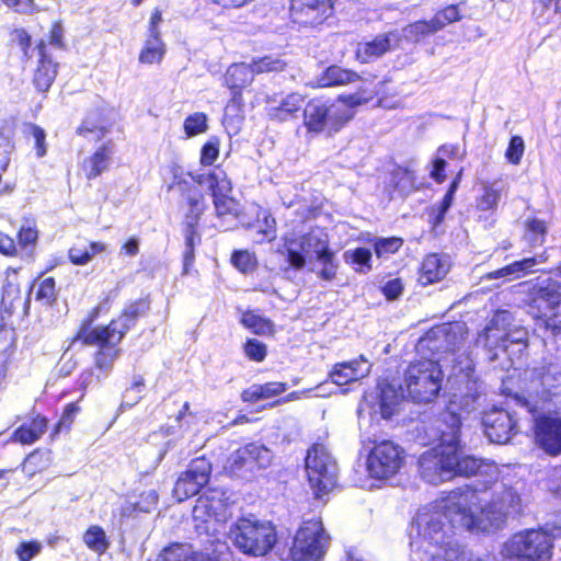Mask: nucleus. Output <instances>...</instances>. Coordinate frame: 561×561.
I'll use <instances>...</instances> for the list:
<instances>
[{
	"label": "nucleus",
	"instance_id": "1",
	"mask_svg": "<svg viewBox=\"0 0 561 561\" xmlns=\"http://www.w3.org/2000/svg\"><path fill=\"white\" fill-rule=\"evenodd\" d=\"M511 486L496 484L490 501L477 490L456 489L419 510L410 526L411 561H480L454 539L456 529L490 533L500 529L519 508Z\"/></svg>",
	"mask_w": 561,
	"mask_h": 561
},
{
	"label": "nucleus",
	"instance_id": "2",
	"mask_svg": "<svg viewBox=\"0 0 561 561\" xmlns=\"http://www.w3.org/2000/svg\"><path fill=\"white\" fill-rule=\"evenodd\" d=\"M443 370L436 360L412 362L404 370L403 383L399 390L389 383L379 385L376 394L365 397L359 407V417L367 412L373 420H389L397 411L401 398L408 397L414 402L433 401L442 389Z\"/></svg>",
	"mask_w": 561,
	"mask_h": 561
},
{
	"label": "nucleus",
	"instance_id": "3",
	"mask_svg": "<svg viewBox=\"0 0 561 561\" xmlns=\"http://www.w3.org/2000/svg\"><path fill=\"white\" fill-rule=\"evenodd\" d=\"M229 494L220 489H209L202 494L193 508L195 528L199 534L215 537L232 516ZM229 547L218 538H209L203 551L195 552L190 545L174 543L163 549L157 561H221Z\"/></svg>",
	"mask_w": 561,
	"mask_h": 561
},
{
	"label": "nucleus",
	"instance_id": "4",
	"mask_svg": "<svg viewBox=\"0 0 561 561\" xmlns=\"http://www.w3.org/2000/svg\"><path fill=\"white\" fill-rule=\"evenodd\" d=\"M419 471L423 480L437 485L454 477L476 476L481 479L484 489L497 482L499 468L494 461L477 459L456 450L453 446H435L424 451L419 458Z\"/></svg>",
	"mask_w": 561,
	"mask_h": 561
},
{
	"label": "nucleus",
	"instance_id": "5",
	"mask_svg": "<svg viewBox=\"0 0 561 561\" xmlns=\"http://www.w3.org/2000/svg\"><path fill=\"white\" fill-rule=\"evenodd\" d=\"M233 546L244 554L263 557L277 541V534L271 522L254 516L242 517L234 522L228 531Z\"/></svg>",
	"mask_w": 561,
	"mask_h": 561
},
{
	"label": "nucleus",
	"instance_id": "6",
	"mask_svg": "<svg viewBox=\"0 0 561 561\" xmlns=\"http://www.w3.org/2000/svg\"><path fill=\"white\" fill-rule=\"evenodd\" d=\"M553 538L541 529H527L507 539L496 561H549L552 557Z\"/></svg>",
	"mask_w": 561,
	"mask_h": 561
},
{
	"label": "nucleus",
	"instance_id": "7",
	"mask_svg": "<svg viewBox=\"0 0 561 561\" xmlns=\"http://www.w3.org/2000/svg\"><path fill=\"white\" fill-rule=\"evenodd\" d=\"M353 118V113L339 106L334 101L322 96L310 99L302 110V123L307 131L319 135L327 131L329 135L342 130Z\"/></svg>",
	"mask_w": 561,
	"mask_h": 561
},
{
	"label": "nucleus",
	"instance_id": "8",
	"mask_svg": "<svg viewBox=\"0 0 561 561\" xmlns=\"http://www.w3.org/2000/svg\"><path fill=\"white\" fill-rule=\"evenodd\" d=\"M306 472L313 495L321 500L337 483L336 460L322 444L312 445L306 456Z\"/></svg>",
	"mask_w": 561,
	"mask_h": 561
},
{
	"label": "nucleus",
	"instance_id": "9",
	"mask_svg": "<svg viewBox=\"0 0 561 561\" xmlns=\"http://www.w3.org/2000/svg\"><path fill=\"white\" fill-rule=\"evenodd\" d=\"M330 537L321 520L309 519L302 523L290 549L293 561H320L329 547Z\"/></svg>",
	"mask_w": 561,
	"mask_h": 561
},
{
	"label": "nucleus",
	"instance_id": "10",
	"mask_svg": "<svg viewBox=\"0 0 561 561\" xmlns=\"http://www.w3.org/2000/svg\"><path fill=\"white\" fill-rule=\"evenodd\" d=\"M463 360L459 362V366H454V375L456 381L460 385V393L454 394L449 405H454V410L465 413L476 411L484 399V389L471 366V359L468 353H461Z\"/></svg>",
	"mask_w": 561,
	"mask_h": 561
},
{
	"label": "nucleus",
	"instance_id": "11",
	"mask_svg": "<svg viewBox=\"0 0 561 561\" xmlns=\"http://www.w3.org/2000/svg\"><path fill=\"white\" fill-rule=\"evenodd\" d=\"M373 447L367 457V470L370 477L386 480L396 476L404 462V449L390 439H370Z\"/></svg>",
	"mask_w": 561,
	"mask_h": 561
},
{
	"label": "nucleus",
	"instance_id": "12",
	"mask_svg": "<svg viewBox=\"0 0 561 561\" xmlns=\"http://www.w3.org/2000/svg\"><path fill=\"white\" fill-rule=\"evenodd\" d=\"M530 313L537 321H542L547 329L561 332V285L547 284L539 287L529 304Z\"/></svg>",
	"mask_w": 561,
	"mask_h": 561
},
{
	"label": "nucleus",
	"instance_id": "13",
	"mask_svg": "<svg viewBox=\"0 0 561 561\" xmlns=\"http://www.w3.org/2000/svg\"><path fill=\"white\" fill-rule=\"evenodd\" d=\"M101 316V307H93L88 314L80 321L75 334L70 339V346L79 344L82 347H96L99 351L114 350L115 328L113 319L105 325L94 327V322Z\"/></svg>",
	"mask_w": 561,
	"mask_h": 561
},
{
	"label": "nucleus",
	"instance_id": "14",
	"mask_svg": "<svg viewBox=\"0 0 561 561\" xmlns=\"http://www.w3.org/2000/svg\"><path fill=\"white\" fill-rule=\"evenodd\" d=\"M272 459L271 449L262 444L251 443L230 455L226 469L230 474L248 480L257 469L268 467Z\"/></svg>",
	"mask_w": 561,
	"mask_h": 561
},
{
	"label": "nucleus",
	"instance_id": "15",
	"mask_svg": "<svg viewBox=\"0 0 561 561\" xmlns=\"http://www.w3.org/2000/svg\"><path fill=\"white\" fill-rule=\"evenodd\" d=\"M176 188L183 208V230H198L202 216L208 208L205 192L193 182L174 179L168 190Z\"/></svg>",
	"mask_w": 561,
	"mask_h": 561
},
{
	"label": "nucleus",
	"instance_id": "16",
	"mask_svg": "<svg viewBox=\"0 0 561 561\" xmlns=\"http://www.w3.org/2000/svg\"><path fill=\"white\" fill-rule=\"evenodd\" d=\"M334 13V0H290L289 18L300 27L322 25Z\"/></svg>",
	"mask_w": 561,
	"mask_h": 561
},
{
	"label": "nucleus",
	"instance_id": "17",
	"mask_svg": "<svg viewBox=\"0 0 561 561\" xmlns=\"http://www.w3.org/2000/svg\"><path fill=\"white\" fill-rule=\"evenodd\" d=\"M211 463L204 457L193 459L175 481L173 494L179 502L196 495L210 478Z\"/></svg>",
	"mask_w": 561,
	"mask_h": 561
},
{
	"label": "nucleus",
	"instance_id": "18",
	"mask_svg": "<svg viewBox=\"0 0 561 561\" xmlns=\"http://www.w3.org/2000/svg\"><path fill=\"white\" fill-rule=\"evenodd\" d=\"M466 325L459 321L444 322L431 327L419 337L415 351H440L463 340Z\"/></svg>",
	"mask_w": 561,
	"mask_h": 561
},
{
	"label": "nucleus",
	"instance_id": "19",
	"mask_svg": "<svg viewBox=\"0 0 561 561\" xmlns=\"http://www.w3.org/2000/svg\"><path fill=\"white\" fill-rule=\"evenodd\" d=\"M482 426L485 436L494 444H506L518 432L515 414L499 407L483 413Z\"/></svg>",
	"mask_w": 561,
	"mask_h": 561
},
{
	"label": "nucleus",
	"instance_id": "20",
	"mask_svg": "<svg viewBox=\"0 0 561 561\" xmlns=\"http://www.w3.org/2000/svg\"><path fill=\"white\" fill-rule=\"evenodd\" d=\"M460 430L461 417L454 410V405H448L426 430V433L433 443H437L436 446H453L456 450H462L459 439Z\"/></svg>",
	"mask_w": 561,
	"mask_h": 561
},
{
	"label": "nucleus",
	"instance_id": "21",
	"mask_svg": "<svg viewBox=\"0 0 561 561\" xmlns=\"http://www.w3.org/2000/svg\"><path fill=\"white\" fill-rule=\"evenodd\" d=\"M151 300L149 295L128 301L119 313L113 318L115 328L114 350L121 344L125 335L137 324L140 318L149 313Z\"/></svg>",
	"mask_w": 561,
	"mask_h": 561
},
{
	"label": "nucleus",
	"instance_id": "22",
	"mask_svg": "<svg viewBox=\"0 0 561 561\" xmlns=\"http://www.w3.org/2000/svg\"><path fill=\"white\" fill-rule=\"evenodd\" d=\"M34 49L37 56V62L33 72L32 82L37 92L46 93L56 80L59 65L53 59L44 38H39L35 43Z\"/></svg>",
	"mask_w": 561,
	"mask_h": 561
},
{
	"label": "nucleus",
	"instance_id": "23",
	"mask_svg": "<svg viewBox=\"0 0 561 561\" xmlns=\"http://www.w3.org/2000/svg\"><path fill=\"white\" fill-rule=\"evenodd\" d=\"M536 442L547 454H561V416L545 415L536 420Z\"/></svg>",
	"mask_w": 561,
	"mask_h": 561
},
{
	"label": "nucleus",
	"instance_id": "24",
	"mask_svg": "<svg viewBox=\"0 0 561 561\" xmlns=\"http://www.w3.org/2000/svg\"><path fill=\"white\" fill-rule=\"evenodd\" d=\"M398 37L393 32L377 34L369 41H362L355 49V58L360 64H369L394 49Z\"/></svg>",
	"mask_w": 561,
	"mask_h": 561
},
{
	"label": "nucleus",
	"instance_id": "25",
	"mask_svg": "<svg viewBox=\"0 0 561 561\" xmlns=\"http://www.w3.org/2000/svg\"><path fill=\"white\" fill-rule=\"evenodd\" d=\"M373 367V358L360 354L358 357L335 364L331 378L336 385H346L368 376Z\"/></svg>",
	"mask_w": 561,
	"mask_h": 561
},
{
	"label": "nucleus",
	"instance_id": "26",
	"mask_svg": "<svg viewBox=\"0 0 561 561\" xmlns=\"http://www.w3.org/2000/svg\"><path fill=\"white\" fill-rule=\"evenodd\" d=\"M113 156L114 142L112 139H107L82 161L81 169L84 178L91 181L106 172L110 169Z\"/></svg>",
	"mask_w": 561,
	"mask_h": 561
},
{
	"label": "nucleus",
	"instance_id": "27",
	"mask_svg": "<svg viewBox=\"0 0 561 561\" xmlns=\"http://www.w3.org/2000/svg\"><path fill=\"white\" fill-rule=\"evenodd\" d=\"M533 383L539 394L538 386L541 389V397L546 400L553 397H561V366L549 364L533 370Z\"/></svg>",
	"mask_w": 561,
	"mask_h": 561
},
{
	"label": "nucleus",
	"instance_id": "28",
	"mask_svg": "<svg viewBox=\"0 0 561 561\" xmlns=\"http://www.w3.org/2000/svg\"><path fill=\"white\" fill-rule=\"evenodd\" d=\"M448 273V267L438 253L426 254L417 268V282L428 286L440 282Z\"/></svg>",
	"mask_w": 561,
	"mask_h": 561
},
{
	"label": "nucleus",
	"instance_id": "29",
	"mask_svg": "<svg viewBox=\"0 0 561 561\" xmlns=\"http://www.w3.org/2000/svg\"><path fill=\"white\" fill-rule=\"evenodd\" d=\"M240 324L251 333L261 336H274L276 325L274 321L264 317L260 309H247L240 312Z\"/></svg>",
	"mask_w": 561,
	"mask_h": 561
},
{
	"label": "nucleus",
	"instance_id": "30",
	"mask_svg": "<svg viewBox=\"0 0 561 561\" xmlns=\"http://www.w3.org/2000/svg\"><path fill=\"white\" fill-rule=\"evenodd\" d=\"M302 98L297 93H290L278 105L267 108V117L274 122H287L297 117L301 110Z\"/></svg>",
	"mask_w": 561,
	"mask_h": 561
},
{
	"label": "nucleus",
	"instance_id": "31",
	"mask_svg": "<svg viewBox=\"0 0 561 561\" xmlns=\"http://www.w3.org/2000/svg\"><path fill=\"white\" fill-rule=\"evenodd\" d=\"M253 73L244 62L232 64L224 76V84L228 89H245L251 85Z\"/></svg>",
	"mask_w": 561,
	"mask_h": 561
},
{
	"label": "nucleus",
	"instance_id": "32",
	"mask_svg": "<svg viewBox=\"0 0 561 561\" xmlns=\"http://www.w3.org/2000/svg\"><path fill=\"white\" fill-rule=\"evenodd\" d=\"M47 420L42 416H37L31 421L30 424H22L13 433V439L24 445H31L38 440L41 436L46 432Z\"/></svg>",
	"mask_w": 561,
	"mask_h": 561
},
{
	"label": "nucleus",
	"instance_id": "33",
	"mask_svg": "<svg viewBox=\"0 0 561 561\" xmlns=\"http://www.w3.org/2000/svg\"><path fill=\"white\" fill-rule=\"evenodd\" d=\"M286 389V383L283 382H266L264 385L254 383L248 389L243 390L241 398L244 402H255L261 399L276 397L285 392Z\"/></svg>",
	"mask_w": 561,
	"mask_h": 561
},
{
	"label": "nucleus",
	"instance_id": "34",
	"mask_svg": "<svg viewBox=\"0 0 561 561\" xmlns=\"http://www.w3.org/2000/svg\"><path fill=\"white\" fill-rule=\"evenodd\" d=\"M107 250V245L103 241H91L89 249H80L72 245L68 249L67 257L69 262L76 266L88 264L95 254L103 253Z\"/></svg>",
	"mask_w": 561,
	"mask_h": 561
},
{
	"label": "nucleus",
	"instance_id": "35",
	"mask_svg": "<svg viewBox=\"0 0 561 561\" xmlns=\"http://www.w3.org/2000/svg\"><path fill=\"white\" fill-rule=\"evenodd\" d=\"M165 54V45L161 38H151L150 35L145 42L144 47L139 51V62L145 65L160 64Z\"/></svg>",
	"mask_w": 561,
	"mask_h": 561
},
{
	"label": "nucleus",
	"instance_id": "36",
	"mask_svg": "<svg viewBox=\"0 0 561 561\" xmlns=\"http://www.w3.org/2000/svg\"><path fill=\"white\" fill-rule=\"evenodd\" d=\"M537 264L536 257H526L519 261H514L503 267L491 271L486 274V278L489 279H499L508 275L515 274L517 277L524 275L525 273L531 271V268Z\"/></svg>",
	"mask_w": 561,
	"mask_h": 561
},
{
	"label": "nucleus",
	"instance_id": "37",
	"mask_svg": "<svg viewBox=\"0 0 561 561\" xmlns=\"http://www.w3.org/2000/svg\"><path fill=\"white\" fill-rule=\"evenodd\" d=\"M359 75L351 69L330 66L325 69L322 80L325 87L344 85L359 80Z\"/></svg>",
	"mask_w": 561,
	"mask_h": 561
},
{
	"label": "nucleus",
	"instance_id": "38",
	"mask_svg": "<svg viewBox=\"0 0 561 561\" xmlns=\"http://www.w3.org/2000/svg\"><path fill=\"white\" fill-rule=\"evenodd\" d=\"M206 179L208 181V190L210 192L211 198L231 193V181L229 180L226 171L219 167H216L215 170L209 171L206 175Z\"/></svg>",
	"mask_w": 561,
	"mask_h": 561
},
{
	"label": "nucleus",
	"instance_id": "39",
	"mask_svg": "<svg viewBox=\"0 0 561 561\" xmlns=\"http://www.w3.org/2000/svg\"><path fill=\"white\" fill-rule=\"evenodd\" d=\"M213 204L215 215L219 219H225L227 217L238 219L242 214L239 201L229 194L213 198Z\"/></svg>",
	"mask_w": 561,
	"mask_h": 561
},
{
	"label": "nucleus",
	"instance_id": "40",
	"mask_svg": "<svg viewBox=\"0 0 561 561\" xmlns=\"http://www.w3.org/2000/svg\"><path fill=\"white\" fill-rule=\"evenodd\" d=\"M375 255L378 259L397 254L404 245V239L401 237H379L371 240Z\"/></svg>",
	"mask_w": 561,
	"mask_h": 561
},
{
	"label": "nucleus",
	"instance_id": "41",
	"mask_svg": "<svg viewBox=\"0 0 561 561\" xmlns=\"http://www.w3.org/2000/svg\"><path fill=\"white\" fill-rule=\"evenodd\" d=\"M110 131V126L103 124L102 112H99L95 117L85 116L81 124L78 126L76 134L82 137H88L90 134H96V140H101Z\"/></svg>",
	"mask_w": 561,
	"mask_h": 561
},
{
	"label": "nucleus",
	"instance_id": "42",
	"mask_svg": "<svg viewBox=\"0 0 561 561\" xmlns=\"http://www.w3.org/2000/svg\"><path fill=\"white\" fill-rule=\"evenodd\" d=\"M158 503V493L154 490H148L140 494L138 501L128 500L123 507V515H130L133 512L149 513Z\"/></svg>",
	"mask_w": 561,
	"mask_h": 561
},
{
	"label": "nucleus",
	"instance_id": "43",
	"mask_svg": "<svg viewBox=\"0 0 561 561\" xmlns=\"http://www.w3.org/2000/svg\"><path fill=\"white\" fill-rule=\"evenodd\" d=\"M316 256L322 264V268L319 271V277L323 280L334 279L337 265L334 262V252L330 249L328 242H324L323 247L316 252Z\"/></svg>",
	"mask_w": 561,
	"mask_h": 561
},
{
	"label": "nucleus",
	"instance_id": "44",
	"mask_svg": "<svg viewBox=\"0 0 561 561\" xmlns=\"http://www.w3.org/2000/svg\"><path fill=\"white\" fill-rule=\"evenodd\" d=\"M249 67L254 76L268 72H282L286 68V62L278 57L267 55L257 59H253L249 64Z\"/></svg>",
	"mask_w": 561,
	"mask_h": 561
},
{
	"label": "nucleus",
	"instance_id": "45",
	"mask_svg": "<svg viewBox=\"0 0 561 561\" xmlns=\"http://www.w3.org/2000/svg\"><path fill=\"white\" fill-rule=\"evenodd\" d=\"M407 38L412 43H420L425 37L437 33L432 20H417L407 25L404 28Z\"/></svg>",
	"mask_w": 561,
	"mask_h": 561
},
{
	"label": "nucleus",
	"instance_id": "46",
	"mask_svg": "<svg viewBox=\"0 0 561 561\" xmlns=\"http://www.w3.org/2000/svg\"><path fill=\"white\" fill-rule=\"evenodd\" d=\"M230 262L243 274L251 273L257 267L255 253L247 249L233 250L230 256Z\"/></svg>",
	"mask_w": 561,
	"mask_h": 561
},
{
	"label": "nucleus",
	"instance_id": "47",
	"mask_svg": "<svg viewBox=\"0 0 561 561\" xmlns=\"http://www.w3.org/2000/svg\"><path fill=\"white\" fill-rule=\"evenodd\" d=\"M344 260L348 264L358 265L360 268H356L357 272L366 273L373 268L371 252L369 249L364 247H358L352 251H346L344 253Z\"/></svg>",
	"mask_w": 561,
	"mask_h": 561
},
{
	"label": "nucleus",
	"instance_id": "48",
	"mask_svg": "<svg viewBox=\"0 0 561 561\" xmlns=\"http://www.w3.org/2000/svg\"><path fill=\"white\" fill-rule=\"evenodd\" d=\"M56 280L53 276L46 277L39 282L35 291V300L44 306H53L57 300Z\"/></svg>",
	"mask_w": 561,
	"mask_h": 561
},
{
	"label": "nucleus",
	"instance_id": "49",
	"mask_svg": "<svg viewBox=\"0 0 561 561\" xmlns=\"http://www.w3.org/2000/svg\"><path fill=\"white\" fill-rule=\"evenodd\" d=\"M461 14L457 4H448L438 10L431 19L437 28L443 30L449 24L456 23L461 20Z\"/></svg>",
	"mask_w": 561,
	"mask_h": 561
},
{
	"label": "nucleus",
	"instance_id": "50",
	"mask_svg": "<svg viewBox=\"0 0 561 561\" xmlns=\"http://www.w3.org/2000/svg\"><path fill=\"white\" fill-rule=\"evenodd\" d=\"M187 138L204 134L208 129L207 115L203 112L190 114L183 122Z\"/></svg>",
	"mask_w": 561,
	"mask_h": 561
},
{
	"label": "nucleus",
	"instance_id": "51",
	"mask_svg": "<svg viewBox=\"0 0 561 561\" xmlns=\"http://www.w3.org/2000/svg\"><path fill=\"white\" fill-rule=\"evenodd\" d=\"M84 543L98 553H103L108 548L105 531L99 526H91L83 536Z\"/></svg>",
	"mask_w": 561,
	"mask_h": 561
},
{
	"label": "nucleus",
	"instance_id": "52",
	"mask_svg": "<svg viewBox=\"0 0 561 561\" xmlns=\"http://www.w3.org/2000/svg\"><path fill=\"white\" fill-rule=\"evenodd\" d=\"M185 239V251L183 253V270L182 274H188L194 261H195V241L198 239V230H183Z\"/></svg>",
	"mask_w": 561,
	"mask_h": 561
},
{
	"label": "nucleus",
	"instance_id": "53",
	"mask_svg": "<svg viewBox=\"0 0 561 561\" xmlns=\"http://www.w3.org/2000/svg\"><path fill=\"white\" fill-rule=\"evenodd\" d=\"M220 140L217 136H211L203 144L199 153V163L203 167L213 165L219 157Z\"/></svg>",
	"mask_w": 561,
	"mask_h": 561
},
{
	"label": "nucleus",
	"instance_id": "54",
	"mask_svg": "<svg viewBox=\"0 0 561 561\" xmlns=\"http://www.w3.org/2000/svg\"><path fill=\"white\" fill-rule=\"evenodd\" d=\"M501 197V191L488 184L483 186L482 194L477 198V208L481 211L495 210Z\"/></svg>",
	"mask_w": 561,
	"mask_h": 561
},
{
	"label": "nucleus",
	"instance_id": "55",
	"mask_svg": "<svg viewBox=\"0 0 561 561\" xmlns=\"http://www.w3.org/2000/svg\"><path fill=\"white\" fill-rule=\"evenodd\" d=\"M453 203L454 196L445 193L438 205L428 209V222L432 228H437L445 221L446 214L451 207Z\"/></svg>",
	"mask_w": 561,
	"mask_h": 561
},
{
	"label": "nucleus",
	"instance_id": "56",
	"mask_svg": "<svg viewBox=\"0 0 561 561\" xmlns=\"http://www.w3.org/2000/svg\"><path fill=\"white\" fill-rule=\"evenodd\" d=\"M256 218L263 224V227L257 229V232L263 236L262 240H274L276 237L277 224L271 211L267 209H260L257 211Z\"/></svg>",
	"mask_w": 561,
	"mask_h": 561
},
{
	"label": "nucleus",
	"instance_id": "57",
	"mask_svg": "<svg viewBox=\"0 0 561 561\" xmlns=\"http://www.w3.org/2000/svg\"><path fill=\"white\" fill-rule=\"evenodd\" d=\"M44 41L47 43L48 49L49 47H54L59 50L66 49L67 44L65 42V31L60 20L54 21L50 24L47 37Z\"/></svg>",
	"mask_w": 561,
	"mask_h": 561
},
{
	"label": "nucleus",
	"instance_id": "58",
	"mask_svg": "<svg viewBox=\"0 0 561 561\" xmlns=\"http://www.w3.org/2000/svg\"><path fill=\"white\" fill-rule=\"evenodd\" d=\"M525 152V142L523 137L514 135L510 138L508 146L505 150L506 160L513 164L518 165Z\"/></svg>",
	"mask_w": 561,
	"mask_h": 561
},
{
	"label": "nucleus",
	"instance_id": "59",
	"mask_svg": "<svg viewBox=\"0 0 561 561\" xmlns=\"http://www.w3.org/2000/svg\"><path fill=\"white\" fill-rule=\"evenodd\" d=\"M26 130L27 133L33 137L34 139V148H35V154L37 158H43L47 153V147H46V133L44 128L41 126L28 123L26 124Z\"/></svg>",
	"mask_w": 561,
	"mask_h": 561
},
{
	"label": "nucleus",
	"instance_id": "60",
	"mask_svg": "<svg viewBox=\"0 0 561 561\" xmlns=\"http://www.w3.org/2000/svg\"><path fill=\"white\" fill-rule=\"evenodd\" d=\"M145 382L141 377L134 380L130 388L126 389L123 394L122 408H131L139 402L142 397Z\"/></svg>",
	"mask_w": 561,
	"mask_h": 561
},
{
	"label": "nucleus",
	"instance_id": "61",
	"mask_svg": "<svg viewBox=\"0 0 561 561\" xmlns=\"http://www.w3.org/2000/svg\"><path fill=\"white\" fill-rule=\"evenodd\" d=\"M0 3L18 14L30 15L38 12L35 0H0Z\"/></svg>",
	"mask_w": 561,
	"mask_h": 561
},
{
	"label": "nucleus",
	"instance_id": "62",
	"mask_svg": "<svg viewBox=\"0 0 561 561\" xmlns=\"http://www.w3.org/2000/svg\"><path fill=\"white\" fill-rule=\"evenodd\" d=\"M11 35L13 36L14 43L19 46L20 50L24 58L30 59L31 55V45H32V36L31 34L23 27H18L12 30Z\"/></svg>",
	"mask_w": 561,
	"mask_h": 561
},
{
	"label": "nucleus",
	"instance_id": "63",
	"mask_svg": "<svg viewBox=\"0 0 561 561\" xmlns=\"http://www.w3.org/2000/svg\"><path fill=\"white\" fill-rule=\"evenodd\" d=\"M527 231L533 244H542L547 233L546 222L541 219L533 218L527 222Z\"/></svg>",
	"mask_w": 561,
	"mask_h": 561
},
{
	"label": "nucleus",
	"instance_id": "64",
	"mask_svg": "<svg viewBox=\"0 0 561 561\" xmlns=\"http://www.w3.org/2000/svg\"><path fill=\"white\" fill-rule=\"evenodd\" d=\"M16 238L22 248L34 247L38 239V230L35 224L22 226L16 233Z\"/></svg>",
	"mask_w": 561,
	"mask_h": 561
}]
</instances>
